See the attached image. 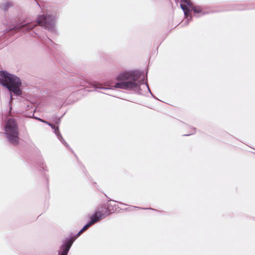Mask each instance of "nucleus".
<instances>
[{"instance_id":"obj_1","label":"nucleus","mask_w":255,"mask_h":255,"mask_svg":"<svg viewBox=\"0 0 255 255\" xmlns=\"http://www.w3.org/2000/svg\"><path fill=\"white\" fill-rule=\"evenodd\" d=\"M117 79L119 82L112 87L138 91L140 90L141 87H143L149 90L147 83H144L143 77L141 78L139 74L123 73L120 74Z\"/></svg>"},{"instance_id":"obj_2","label":"nucleus","mask_w":255,"mask_h":255,"mask_svg":"<svg viewBox=\"0 0 255 255\" xmlns=\"http://www.w3.org/2000/svg\"><path fill=\"white\" fill-rule=\"evenodd\" d=\"M0 85L6 87L10 92L17 96L21 94L20 88L21 82L17 76L6 71H0Z\"/></svg>"},{"instance_id":"obj_3","label":"nucleus","mask_w":255,"mask_h":255,"mask_svg":"<svg viewBox=\"0 0 255 255\" xmlns=\"http://www.w3.org/2000/svg\"><path fill=\"white\" fill-rule=\"evenodd\" d=\"M5 134L7 140L12 144L16 145L19 143V132L16 122L13 119H9L5 126Z\"/></svg>"},{"instance_id":"obj_4","label":"nucleus","mask_w":255,"mask_h":255,"mask_svg":"<svg viewBox=\"0 0 255 255\" xmlns=\"http://www.w3.org/2000/svg\"><path fill=\"white\" fill-rule=\"evenodd\" d=\"M55 21V17L51 15H40L37 18V22L38 24L51 32H54L56 31Z\"/></svg>"},{"instance_id":"obj_5","label":"nucleus","mask_w":255,"mask_h":255,"mask_svg":"<svg viewBox=\"0 0 255 255\" xmlns=\"http://www.w3.org/2000/svg\"><path fill=\"white\" fill-rule=\"evenodd\" d=\"M107 210L105 207H100L98 209L95 213L91 217V218L96 220V222L104 219L106 216Z\"/></svg>"},{"instance_id":"obj_6","label":"nucleus","mask_w":255,"mask_h":255,"mask_svg":"<svg viewBox=\"0 0 255 255\" xmlns=\"http://www.w3.org/2000/svg\"><path fill=\"white\" fill-rule=\"evenodd\" d=\"M181 1L184 3H185L187 5H184V4H180V7L184 11V14L185 16H186L187 18H188V13L189 11V9L188 7H191L192 5V2L190 0H181Z\"/></svg>"},{"instance_id":"obj_7","label":"nucleus","mask_w":255,"mask_h":255,"mask_svg":"<svg viewBox=\"0 0 255 255\" xmlns=\"http://www.w3.org/2000/svg\"><path fill=\"white\" fill-rule=\"evenodd\" d=\"M72 244L73 242L71 240L64 243L61 247V250L62 252L60 255H67Z\"/></svg>"},{"instance_id":"obj_8","label":"nucleus","mask_w":255,"mask_h":255,"mask_svg":"<svg viewBox=\"0 0 255 255\" xmlns=\"http://www.w3.org/2000/svg\"><path fill=\"white\" fill-rule=\"evenodd\" d=\"M35 24H33L30 23H27L26 24L21 23L19 25H17L16 28L19 30H21L22 28L26 27V30L29 31L33 29L35 27Z\"/></svg>"},{"instance_id":"obj_9","label":"nucleus","mask_w":255,"mask_h":255,"mask_svg":"<svg viewBox=\"0 0 255 255\" xmlns=\"http://www.w3.org/2000/svg\"><path fill=\"white\" fill-rule=\"evenodd\" d=\"M96 223V220H94L92 219L91 218V221L90 222L88 223L87 224H86L83 228L79 232V233L77 234V236H79L81 234H82L83 232L87 230L92 225Z\"/></svg>"},{"instance_id":"obj_10","label":"nucleus","mask_w":255,"mask_h":255,"mask_svg":"<svg viewBox=\"0 0 255 255\" xmlns=\"http://www.w3.org/2000/svg\"><path fill=\"white\" fill-rule=\"evenodd\" d=\"M48 125H49V126H50L52 128L54 129V132L55 133V134L57 135V136H58V138L61 140L62 139H63V138L62 137V136L60 135V133H59V130H58V127H55L54 125H52V124H51L50 123H48Z\"/></svg>"},{"instance_id":"obj_11","label":"nucleus","mask_w":255,"mask_h":255,"mask_svg":"<svg viewBox=\"0 0 255 255\" xmlns=\"http://www.w3.org/2000/svg\"><path fill=\"white\" fill-rule=\"evenodd\" d=\"M10 6H11V4L9 2H5L4 3H3L1 6V8L3 9V10L5 11L6 10L8 7Z\"/></svg>"},{"instance_id":"obj_12","label":"nucleus","mask_w":255,"mask_h":255,"mask_svg":"<svg viewBox=\"0 0 255 255\" xmlns=\"http://www.w3.org/2000/svg\"><path fill=\"white\" fill-rule=\"evenodd\" d=\"M192 9L196 13H200L202 11V8L200 6H192Z\"/></svg>"},{"instance_id":"obj_13","label":"nucleus","mask_w":255,"mask_h":255,"mask_svg":"<svg viewBox=\"0 0 255 255\" xmlns=\"http://www.w3.org/2000/svg\"><path fill=\"white\" fill-rule=\"evenodd\" d=\"M93 86L95 87L96 88L98 89H104L103 87H101L100 86V84L95 83V84L93 85Z\"/></svg>"},{"instance_id":"obj_14","label":"nucleus","mask_w":255,"mask_h":255,"mask_svg":"<svg viewBox=\"0 0 255 255\" xmlns=\"http://www.w3.org/2000/svg\"><path fill=\"white\" fill-rule=\"evenodd\" d=\"M37 120H38L39 121H40V122H42V123H45L46 124L48 125V124L49 123L48 122L41 119H40V118H37Z\"/></svg>"},{"instance_id":"obj_15","label":"nucleus","mask_w":255,"mask_h":255,"mask_svg":"<svg viewBox=\"0 0 255 255\" xmlns=\"http://www.w3.org/2000/svg\"><path fill=\"white\" fill-rule=\"evenodd\" d=\"M188 21V19H187V21ZM185 22H186V20H185V21H183V23H184Z\"/></svg>"}]
</instances>
